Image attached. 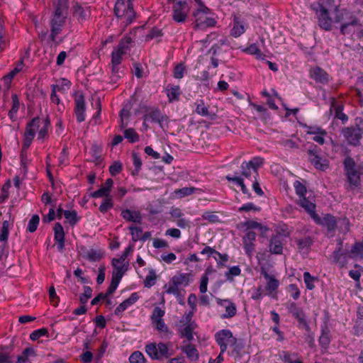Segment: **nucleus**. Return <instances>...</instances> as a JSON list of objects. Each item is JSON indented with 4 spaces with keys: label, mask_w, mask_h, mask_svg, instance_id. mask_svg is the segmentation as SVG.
Returning <instances> with one entry per match:
<instances>
[{
    "label": "nucleus",
    "mask_w": 363,
    "mask_h": 363,
    "mask_svg": "<svg viewBox=\"0 0 363 363\" xmlns=\"http://www.w3.org/2000/svg\"><path fill=\"white\" fill-rule=\"evenodd\" d=\"M113 10L117 18H125V26L130 24L135 18V12L133 9V3L128 2L125 4V0H117Z\"/></svg>",
    "instance_id": "2"
},
{
    "label": "nucleus",
    "mask_w": 363,
    "mask_h": 363,
    "mask_svg": "<svg viewBox=\"0 0 363 363\" xmlns=\"http://www.w3.org/2000/svg\"><path fill=\"white\" fill-rule=\"evenodd\" d=\"M9 222L4 220L1 229L0 241H6L9 235Z\"/></svg>",
    "instance_id": "49"
},
{
    "label": "nucleus",
    "mask_w": 363,
    "mask_h": 363,
    "mask_svg": "<svg viewBox=\"0 0 363 363\" xmlns=\"http://www.w3.org/2000/svg\"><path fill=\"white\" fill-rule=\"evenodd\" d=\"M202 216L203 219L207 220L211 223H214L219 222L218 216L216 214L215 212L207 211L205 212Z\"/></svg>",
    "instance_id": "60"
},
{
    "label": "nucleus",
    "mask_w": 363,
    "mask_h": 363,
    "mask_svg": "<svg viewBox=\"0 0 363 363\" xmlns=\"http://www.w3.org/2000/svg\"><path fill=\"white\" fill-rule=\"evenodd\" d=\"M181 350L186 354L191 361H196L199 359V352L194 345L187 344L181 347Z\"/></svg>",
    "instance_id": "21"
},
{
    "label": "nucleus",
    "mask_w": 363,
    "mask_h": 363,
    "mask_svg": "<svg viewBox=\"0 0 363 363\" xmlns=\"http://www.w3.org/2000/svg\"><path fill=\"white\" fill-rule=\"evenodd\" d=\"M288 291L290 293L291 296L294 298V299L296 300L300 296V291L295 284H290L287 288Z\"/></svg>",
    "instance_id": "61"
},
{
    "label": "nucleus",
    "mask_w": 363,
    "mask_h": 363,
    "mask_svg": "<svg viewBox=\"0 0 363 363\" xmlns=\"http://www.w3.org/2000/svg\"><path fill=\"white\" fill-rule=\"evenodd\" d=\"M354 16L352 15L349 11H340L336 10L335 12V21L337 23H341L342 24L345 22V21H350V17Z\"/></svg>",
    "instance_id": "26"
},
{
    "label": "nucleus",
    "mask_w": 363,
    "mask_h": 363,
    "mask_svg": "<svg viewBox=\"0 0 363 363\" xmlns=\"http://www.w3.org/2000/svg\"><path fill=\"white\" fill-rule=\"evenodd\" d=\"M150 119L152 122L158 123L162 128H164L163 123H167V117L164 116L159 109H154L148 113L144 115L143 120L145 121Z\"/></svg>",
    "instance_id": "14"
},
{
    "label": "nucleus",
    "mask_w": 363,
    "mask_h": 363,
    "mask_svg": "<svg viewBox=\"0 0 363 363\" xmlns=\"http://www.w3.org/2000/svg\"><path fill=\"white\" fill-rule=\"evenodd\" d=\"M139 298L137 293H133L130 296L120 303L115 310V314L119 315L124 311L129 306L135 303Z\"/></svg>",
    "instance_id": "20"
},
{
    "label": "nucleus",
    "mask_w": 363,
    "mask_h": 363,
    "mask_svg": "<svg viewBox=\"0 0 363 363\" xmlns=\"http://www.w3.org/2000/svg\"><path fill=\"white\" fill-rule=\"evenodd\" d=\"M121 216L125 220L130 222L140 223L142 220V217L138 211L125 209L121 212Z\"/></svg>",
    "instance_id": "22"
},
{
    "label": "nucleus",
    "mask_w": 363,
    "mask_h": 363,
    "mask_svg": "<svg viewBox=\"0 0 363 363\" xmlns=\"http://www.w3.org/2000/svg\"><path fill=\"white\" fill-rule=\"evenodd\" d=\"M124 55L121 52L115 50L112 52L111 55V65H112V72H117L116 67L121 63L122 56Z\"/></svg>",
    "instance_id": "27"
},
{
    "label": "nucleus",
    "mask_w": 363,
    "mask_h": 363,
    "mask_svg": "<svg viewBox=\"0 0 363 363\" xmlns=\"http://www.w3.org/2000/svg\"><path fill=\"white\" fill-rule=\"evenodd\" d=\"M261 274L264 276L265 279L267 280L265 290L268 294H272L273 291H276L279 286V282L274 276L269 275L263 267L261 269Z\"/></svg>",
    "instance_id": "18"
},
{
    "label": "nucleus",
    "mask_w": 363,
    "mask_h": 363,
    "mask_svg": "<svg viewBox=\"0 0 363 363\" xmlns=\"http://www.w3.org/2000/svg\"><path fill=\"white\" fill-rule=\"evenodd\" d=\"M124 137L130 143H135L139 140V135L133 128H128L124 131Z\"/></svg>",
    "instance_id": "37"
},
{
    "label": "nucleus",
    "mask_w": 363,
    "mask_h": 363,
    "mask_svg": "<svg viewBox=\"0 0 363 363\" xmlns=\"http://www.w3.org/2000/svg\"><path fill=\"white\" fill-rule=\"evenodd\" d=\"M324 223L329 230H333L336 227L335 218L331 215H326L324 217Z\"/></svg>",
    "instance_id": "47"
},
{
    "label": "nucleus",
    "mask_w": 363,
    "mask_h": 363,
    "mask_svg": "<svg viewBox=\"0 0 363 363\" xmlns=\"http://www.w3.org/2000/svg\"><path fill=\"white\" fill-rule=\"evenodd\" d=\"M55 240L56 241L65 240V233L62 225L60 223H56L54 227Z\"/></svg>",
    "instance_id": "42"
},
{
    "label": "nucleus",
    "mask_w": 363,
    "mask_h": 363,
    "mask_svg": "<svg viewBox=\"0 0 363 363\" xmlns=\"http://www.w3.org/2000/svg\"><path fill=\"white\" fill-rule=\"evenodd\" d=\"M172 281L174 284L177 285L178 286L181 284H184L185 286L189 284V274H180L178 275H175L172 277Z\"/></svg>",
    "instance_id": "28"
},
{
    "label": "nucleus",
    "mask_w": 363,
    "mask_h": 363,
    "mask_svg": "<svg viewBox=\"0 0 363 363\" xmlns=\"http://www.w3.org/2000/svg\"><path fill=\"white\" fill-rule=\"evenodd\" d=\"M110 192L105 187L102 186L99 190L91 193L90 196L93 198L105 197L109 198Z\"/></svg>",
    "instance_id": "53"
},
{
    "label": "nucleus",
    "mask_w": 363,
    "mask_h": 363,
    "mask_svg": "<svg viewBox=\"0 0 363 363\" xmlns=\"http://www.w3.org/2000/svg\"><path fill=\"white\" fill-rule=\"evenodd\" d=\"M55 11L66 13L68 8L67 0H57V2L55 4Z\"/></svg>",
    "instance_id": "55"
},
{
    "label": "nucleus",
    "mask_w": 363,
    "mask_h": 363,
    "mask_svg": "<svg viewBox=\"0 0 363 363\" xmlns=\"http://www.w3.org/2000/svg\"><path fill=\"white\" fill-rule=\"evenodd\" d=\"M40 118H34L29 123H28L26 130L25 132V138L32 140L35 136V131L32 129V127H39Z\"/></svg>",
    "instance_id": "24"
},
{
    "label": "nucleus",
    "mask_w": 363,
    "mask_h": 363,
    "mask_svg": "<svg viewBox=\"0 0 363 363\" xmlns=\"http://www.w3.org/2000/svg\"><path fill=\"white\" fill-rule=\"evenodd\" d=\"M103 256L104 253L101 250L96 251L95 250L91 249L89 251H88L86 258L91 262H97L101 260Z\"/></svg>",
    "instance_id": "33"
},
{
    "label": "nucleus",
    "mask_w": 363,
    "mask_h": 363,
    "mask_svg": "<svg viewBox=\"0 0 363 363\" xmlns=\"http://www.w3.org/2000/svg\"><path fill=\"white\" fill-rule=\"evenodd\" d=\"M13 106L11 109L9 111V116L11 119H13L14 115L17 113L19 108V101L16 94L12 95Z\"/></svg>",
    "instance_id": "40"
},
{
    "label": "nucleus",
    "mask_w": 363,
    "mask_h": 363,
    "mask_svg": "<svg viewBox=\"0 0 363 363\" xmlns=\"http://www.w3.org/2000/svg\"><path fill=\"white\" fill-rule=\"evenodd\" d=\"M245 29L242 24L235 20L234 26L231 30V35L235 38L239 37L245 32Z\"/></svg>",
    "instance_id": "38"
},
{
    "label": "nucleus",
    "mask_w": 363,
    "mask_h": 363,
    "mask_svg": "<svg viewBox=\"0 0 363 363\" xmlns=\"http://www.w3.org/2000/svg\"><path fill=\"white\" fill-rule=\"evenodd\" d=\"M309 162L315 169L325 171L329 167V161L320 156L318 147L312 145L307 150Z\"/></svg>",
    "instance_id": "5"
},
{
    "label": "nucleus",
    "mask_w": 363,
    "mask_h": 363,
    "mask_svg": "<svg viewBox=\"0 0 363 363\" xmlns=\"http://www.w3.org/2000/svg\"><path fill=\"white\" fill-rule=\"evenodd\" d=\"M179 86H174L167 89V96L170 101L173 100H178L179 96Z\"/></svg>",
    "instance_id": "48"
},
{
    "label": "nucleus",
    "mask_w": 363,
    "mask_h": 363,
    "mask_svg": "<svg viewBox=\"0 0 363 363\" xmlns=\"http://www.w3.org/2000/svg\"><path fill=\"white\" fill-rule=\"evenodd\" d=\"M66 13L55 11L53 18L51 20V30L50 38L55 44H59L62 42L56 40L57 35L62 31V28L65 23Z\"/></svg>",
    "instance_id": "6"
},
{
    "label": "nucleus",
    "mask_w": 363,
    "mask_h": 363,
    "mask_svg": "<svg viewBox=\"0 0 363 363\" xmlns=\"http://www.w3.org/2000/svg\"><path fill=\"white\" fill-rule=\"evenodd\" d=\"M303 279L307 289L310 290L314 289L315 286L313 284V281L317 279L315 277H312L309 272H306L303 274Z\"/></svg>",
    "instance_id": "50"
},
{
    "label": "nucleus",
    "mask_w": 363,
    "mask_h": 363,
    "mask_svg": "<svg viewBox=\"0 0 363 363\" xmlns=\"http://www.w3.org/2000/svg\"><path fill=\"white\" fill-rule=\"evenodd\" d=\"M289 311L296 318H300L303 313V311L298 308L295 303H291L289 306L288 307Z\"/></svg>",
    "instance_id": "54"
},
{
    "label": "nucleus",
    "mask_w": 363,
    "mask_h": 363,
    "mask_svg": "<svg viewBox=\"0 0 363 363\" xmlns=\"http://www.w3.org/2000/svg\"><path fill=\"white\" fill-rule=\"evenodd\" d=\"M92 296V289L90 286H85L84 287V293L79 296V301L82 305L86 303L88 300Z\"/></svg>",
    "instance_id": "35"
},
{
    "label": "nucleus",
    "mask_w": 363,
    "mask_h": 363,
    "mask_svg": "<svg viewBox=\"0 0 363 363\" xmlns=\"http://www.w3.org/2000/svg\"><path fill=\"white\" fill-rule=\"evenodd\" d=\"M332 106L335 111V118L340 119L343 123L347 121L348 117L342 112V106L336 105L334 99H333Z\"/></svg>",
    "instance_id": "29"
},
{
    "label": "nucleus",
    "mask_w": 363,
    "mask_h": 363,
    "mask_svg": "<svg viewBox=\"0 0 363 363\" xmlns=\"http://www.w3.org/2000/svg\"><path fill=\"white\" fill-rule=\"evenodd\" d=\"M318 8L319 10L317 8L312 6V9L315 10L317 12L319 26L326 30H330L332 20L329 16L328 11L322 5H318Z\"/></svg>",
    "instance_id": "10"
},
{
    "label": "nucleus",
    "mask_w": 363,
    "mask_h": 363,
    "mask_svg": "<svg viewBox=\"0 0 363 363\" xmlns=\"http://www.w3.org/2000/svg\"><path fill=\"white\" fill-rule=\"evenodd\" d=\"M196 111L198 114L203 116H209L208 108L205 106L204 103L203 101H201V104L197 105Z\"/></svg>",
    "instance_id": "63"
},
{
    "label": "nucleus",
    "mask_w": 363,
    "mask_h": 363,
    "mask_svg": "<svg viewBox=\"0 0 363 363\" xmlns=\"http://www.w3.org/2000/svg\"><path fill=\"white\" fill-rule=\"evenodd\" d=\"M342 133L350 145L357 146L359 145L360 139L363 135V128L346 127L342 130Z\"/></svg>",
    "instance_id": "7"
},
{
    "label": "nucleus",
    "mask_w": 363,
    "mask_h": 363,
    "mask_svg": "<svg viewBox=\"0 0 363 363\" xmlns=\"http://www.w3.org/2000/svg\"><path fill=\"white\" fill-rule=\"evenodd\" d=\"M343 24H341L340 32L342 35L350 34L352 32L351 26H355L358 24V19L355 16H351L350 21H345Z\"/></svg>",
    "instance_id": "23"
},
{
    "label": "nucleus",
    "mask_w": 363,
    "mask_h": 363,
    "mask_svg": "<svg viewBox=\"0 0 363 363\" xmlns=\"http://www.w3.org/2000/svg\"><path fill=\"white\" fill-rule=\"evenodd\" d=\"M210 9L207 7L197 9L194 12V16L196 18L194 28L195 29H204L208 27H213L216 21L214 18L207 16Z\"/></svg>",
    "instance_id": "4"
},
{
    "label": "nucleus",
    "mask_w": 363,
    "mask_h": 363,
    "mask_svg": "<svg viewBox=\"0 0 363 363\" xmlns=\"http://www.w3.org/2000/svg\"><path fill=\"white\" fill-rule=\"evenodd\" d=\"M129 230H130L132 235V240L135 242L138 240H140L142 229L139 227L130 226L129 227Z\"/></svg>",
    "instance_id": "58"
},
{
    "label": "nucleus",
    "mask_w": 363,
    "mask_h": 363,
    "mask_svg": "<svg viewBox=\"0 0 363 363\" xmlns=\"http://www.w3.org/2000/svg\"><path fill=\"white\" fill-rule=\"evenodd\" d=\"M195 322L189 323L180 325L179 329V335L181 337H185L189 342L194 339L193 330L196 328Z\"/></svg>",
    "instance_id": "17"
},
{
    "label": "nucleus",
    "mask_w": 363,
    "mask_h": 363,
    "mask_svg": "<svg viewBox=\"0 0 363 363\" xmlns=\"http://www.w3.org/2000/svg\"><path fill=\"white\" fill-rule=\"evenodd\" d=\"M74 102V113L77 121L81 123L85 120V100L84 95L82 94L77 95L75 98Z\"/></svg>",
    "instance_id": "12"
},
{
    "label": "nucleus",
    "mask_w": 363,
    "mask_h": 363,
    "mask_svg": "<svg viewBox=\"0 0 363 363\" xmlns=\"http://www.w3.org/2000/svg\"><path fill=\"white\" fill-rule=\"evenodd\" d=\"M65 218L69 220L70 225H74L78 221L77 214L75 211H64Z\"/></svg>",
    "instance_id": "43"
},
{
    "label": "nucleus",
    "mask_w": 363,
    "mask_h": 363,
    "mask_svg": "<svg viewBox=\"0 0 363 363\" xmlns=\"http://www.w3.org/2000/svg\"><path fill=\"white\" fill-rule=\"evenodd\" d=\"M48 331L46 328H40L33 331L30 334V337L32 340H36L39 339L41 336L48 335Z\"/></svg>",
    "instance_id": "57"
},
{
    "label": "nucleus",
    "mask_w": 363,
    "mask_h": 363,
    "mask_svg": "<svg viewBox=\"0 0 363 363\" xmlns=\"http://www.w3.org/2000/svg\"><path fill=\"white\" fill-rule=\"evenodd\" d=\"M243 349L244 345L241 342H238L237 345L233 347L231 354L235 357L236 362H239L240 359L242 358L245 353Z\"/></svg>",
    "instance_id": "30"
},
{
    "label": "nucleus",
    "mask_w": 363,
    "mask_h": 363,
    "mask_svg": "<svg viewBox=\"0 0 363 363\" xmlns=\"http://www.w3.org/2000/svg\"><path fill=\"white\" fill-rule=\"evenodd\" d=\"M36 355L35 351L32 347H26L22 352L21 355L18 356L17 359L18 363H25L28 360L29 357H35Z\"/></svg>",
    "instance_id": "25"
},
{
    "label": "nucleus",
    "mask_w": 363,
    "mask_h": 363,
    "mask_svg": "<svg viewBox=\"0 0 363 363\" xmlns=\"http://www.w3.org/2000/svg\"><path fill=\"white\" fill-rule=\"evenodd\" d=\"M351 253L355 255L363 254V245L361 242L354 243L352 247Z\"/></svg>",
    "instance_id": "64"
},
{
    "label": "nucleus",
    "mask_w": 363,
    "mask_h": 363,
    "mask_svg": "<svg viewBox=\"0 0 363 363\" xmlns=\"http://www.w3.org/2000/svg\"><path fill=\"white\" fill-rule=\"evenodd\" d=\"M145 352L152 359L162 360L171 356L167 345L163 342H151L145 346Z\"/></svg>",
    "instance_id": "3"
},
{
    "label": "nucleus",
    "mask_w": 363,
    "mask_h": 363,
    "mask_svg": "<svg viewBox=\"0 0 363 363\" xmlns=\"http://www.w3.org/2000/svg\"><path fill=\"white\" fill-rule=\"evenodd\" d=\"M122 170V164L116 161L113 162L112 165L109 167L110 173L112 176H116L118 174H119Z\"/></svg>",
    "instance_id": "59"
},
{
    "label": "nucleus",
    "mask_w": 363,
    "mask_h": 363,
    "mask_svg": "<svg viewBox=\"0 0 363 363\" xmlns=\"http://www.w3.org/2000/svg\"><path fill=\"white\" fill-rule=\"evenodd\" d=\"M129 361L130 363H145V358L141 352L135 351L130 356Z\"/></svg>",
    "instance_id": "36"
},
{
    "label": "nucleus",
    "mask_w": 363,
    "mask_h": 363,
    "mask_svg": "<svg viewBox=\"0 0 363 363\" xmlns=\"http://www.w3.org/2000/svg\"><path fill=\"white\" fill-rule=\"evenodd\" d=\"M313 243V240L310 237H306L304 238L297 240L298 247L300 250H303L306 248L309 247Z\"/></svg>",
    "instance_id": "46"
},
{
    "label": "nucleus",
    "mask_w": 363,
    "mask_h": 363,
    "mask_svg": "<svg viewBox=\"0 0 363 363\" xmlns=\"http://www.w3.org/2000/svg\"><path fill=\"white\" fill-rule=\"evenodd\" d=\"M294 188L296 190V193L300 197L306 196V194L307 192L306 186L299 181H296L294 182Z\"/></svg>",
    "instance_id": "52"
},
{
    "label": "nucleus",
    "mask_w": 363,
    "mask_h": 363,
    "mask_svg": "<svg viewBox=\"0 0 363 363\" xmlns=\"http://www.w3.org/2000/svg\"><path fill=\"white\" fill-rule=\"evenodd\" d=\"M284 236L279 233L273 235L269 241V252L272 254L280 255L283 251Z\"/></svg>",
    "instance_id": "11"
},
{
    "label": "nucleus",
    "mask_w": 363,
    "mask_h": 363,
    "mask_svg": "<svg viewBox=\"0 0 363 363\" xmlns=\"http://www.w3.org/2000/svg\"><path fill=\"white\" fill-rule=\"evenodd\" d=\"M216 340L220 346L221 353L226 351L228 347V339L231 337V331L229 330H222L216 334Z\"/></svg>",
    "instance_id": "16"
},
{
    "label": "nucleus",
    "mask_w": 363,
    "mask_h": 363,
    "mask_svg": "<svg viewBox=\"0 0 363 363\" xmlns=\"http://www.w3.org/2000/svg\"><path fill=\"white\" fill-rule=\"evenodd\" d=\"M164 315V311L162 310L160 307H155L151 315V320L152 322H155L158 320H163L162 318Z\"/></svg>",
    "instance_id": "56"
},
{
    "label": "nucleus",
    "mask_w": 363,
    "mask_h": 363,
    "mask_svg": "<svg viewBox=\"0 0 363 363\" xmlns=\"http://www.w3.org/2000/svg\"><path fill=\"white\" fill-rule=\"evenodd\" d=\"M298 203L303 207L315 221L318 222L320 220V218L315 211V205L312 201L309 200L306 196H303L299 198Z\"/></svg>",
    "instance_id": "13"
},
{
    "label": "nucleus",
    "mask_w": 363,
    "mask_h": 363,
    "mask_svg": "<svg viewBox=\"0 0 363 363\" xmlns=\"http://www.w3.org/2000/svg\"><path fill=\"white\" fill-rule=\"evenodd\" d=\"M40 222V218L38 215H33L29 220L27 230L30 233H33L37 230L38 225Z\"/></svg>",
    "instance_id": "41"
},
{
    "label": "nucleus",
    "mask_w": 363,
    "mask_h": 363,
    "mask_svg": "<svg viewBox=\"0 0 363 363\" xmlns=\"http://www.w3.org/2000/svg\"><path fill=\"white\" fill-rule=\"evenodd\" d=\"M73 9V14L81 18L82 20H85L87 16L86 12L84 10V9L79 4L75 2L72 6Z\"/></svg>",
    "instance_id": "31"
},
{
    "label": "nucleus",
    "mask_w": 363,
    "mask_h": 363,
    "mask_svg": "<svg viewBox=\"0 0 363 363\" xmlns=\"http://www.w3.org/2000/svg\"><path fill=\"white\" fill-rule=\"evenodd\" d=\"M157 276L154 269L149 271L148 275L146 277L144 281V285L146 287H151L155 284Z\"/></svg>",
    "instance_id": "39"
},
{
    "label": "nucleus",
    "mask_w": 363,
    "mask_h": 363,
    "mask_svg": "<svg viewBox=\"0 0 363 363\" xmlns=\"http://www.w3.org/2000/svg\"><path fill=\"white\" fill-rule=\"evenodd\" d=\"M343 164L349 183L354 186H359L361 175L363 174V163L357 164L352 157L347 156L343 161Z\"/></svg>",
    "instance_id": "1"
},
{
    "label": "nucleus",
    "mask_w": 363,
    "mask_h": 363,
    "mask_svg": "<svg viewBox=\"0 0 363 363\" xmlns=\"http://www.w3.org/2000/svg\"><path fill=\"white\" fill-rule=\"evenodd\" d=\"M218 305L225 307V313L222 315L223 318H230L236 315L237 308L233 302L227 299H217Z\"/></svg>",
    "instance_id": "15"
},
{
    "label": "nucleus",
    "mask_w": 363,
    "mask_h": 363,
    "mask_svg": "<svg viewBox=\"0 0 363 363\" xmlns=\"http://www.w3.org/2000/svg\"><path fill=\"white\" fill-rule=\"evenodd\" d=\"M196 190L194 187H184L182 189H178L174 191L177 195H179V197H184L192 194Z\"/></svg>",
    "instance_id": "45"
},
{
    "label": "nucleus",
    "mask_w": 363,
    "mask_h": 363,
    "mask_svg": "<svg viewBox=\"0 0 363 363\" xmlns=\"http://www.w3.org/2000/svg\"><path fill=\"white\" fill-rule=\"evenodd\" d=\"M132 38L129 36H125L124 38L121 39L119 42L118 48L116 49L117 51L121 52L125 54L126 50L129 49V44L132 43Z\"/></svg>",
    "instance_id": "32"
},
{
    "label": "nucleus",
    "mask_w": 363,
    "mask_h": 363,
    "mask_svg": "<svg viewBox=\"0 0 363 363\" xmlns=\"http://www.w3.org/2000/svg\"><path fill=\"white\" fill-rule=\"evenodd\" d=\"M337 247L333 252L331 259L335 264H338L340 267H344L347 263V252L342 250L343 242L341 239H338Z\"/></svg>",
    "instance_id": "9"
},
{
    "label": "nucleus",
    "mask_w": 363,
    "mask_h": 363,
    "mask_svg": "<svg viewBox=\"0 0 363 363\" xmlns=\"http://www.w3.org/2000/svg\"><path fill=\"white\" fill-rule=\"evenodd\" d=\"M113 203L112 199L111 197L109 198H105L101 206H99V211L105 213H106L109 209H111L113 207Z\"/></svg>",
    "instance_id": "51"
},
{
    "label": "nucleus",
    "mask_w": 363,
    "mask_h": 363,
    "mask_svg": "<svg viewBox=\"0 0 363 363\" xmlns=\"http://www.w3.org/2000/svg\"><path fill=\"white\" fill-rule=\"evenodd\" d=\"M187 4L186 1H179L173 6L174 21L178 23L184 22L187 18Z\"/></svg>",
    "instance_id": "8"
},
{
    "label": "nucleus",
    "mask_w": 363,
    "mask_h": 363,
    "mask_svg": "<svg viewBox=\"0 0 363 363\" xmlns=\"http://www.w3.org/2000/svg\"><path fill=\"white\" fill-rule=\"evenodd\" d=\"M247 163L249 164L253 172L257 174V169L263 165L264 160L262 157H254L250 162H247Z\"/></svg>",
    "instance_id": "34"
},
{
    "label": "nucleus",
    "mask_w": 363,
    "mask_h": 363,
    "mask_svg": "<svg viewBox=\"0 0 363 363\" xmlns=\"http://www.w3.org/2000/svg\"><path fill=\"white\" fill-rule=\"evenodd\" d=\"M118 264V263L112 262V264L114 267L113 275L122 278L125 272L127 271L128 267L125 264L119 266Z\"/></svg>",
    "instance_id": "44"
},
{
    "label": "nucleus",
    "mask_w": 363,
    "mask_h": 363,
    "mask_svg": "<svg viewBox=\"0 0 363 363\" xmlns=\"http://www.w3.org/2000/svg\"><path fill=\"white\" fill-rule=\"evenodd\" d=\"M310 76L318 83L326 84L328 82V74L319 67L311 68L310 70Z\"/></svg>",
    "instance_id": "19"
},
{
    "label": "nucleus",
    "mask_w": 363,
    "mask_h": 363,
    "mask_svg": "<svg viewBox=\"0 0 363 363\" xmlns=\"http://www.w3.org/2000/svg\"><path fill=\"white\" fill-rule=\"evenodd\" d=\"M184 70L185 67L182 64L176 65L174 69V77L177 79H182L183 77Z\"/></svg>",
    "instance_id": "62"
}]
</instances>
